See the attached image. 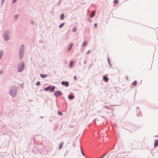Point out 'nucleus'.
I'll return each mask as SVG.
<instances>
[{"label":"nucleus","instance_id":"f257e3e1","mask_svg":"<svg viewBox=\"0 0 158 158\" xmlns=\"http://www.w3.org/2000/svg\"><path fill=\"white\" fill-rule=\"evenodd\" d=\"M16 88L14 86L12 87L10 91V93L12 97H15L16 94Z\"/></svg>","mask_w":158,"mask_h":158},{"label":"nucleus","instance_id":"f03ea898","mask_svg":"<svg viewBox=\"0 0 158 158\" xmlns=\"http://www.w3.org/2000/svg\"><path fill=\"white\" fill-rule=\"evenodd\" d=\"M24 63L22 62L20 64H18L17 65L18 71V72H21L23 70L24 68Z\"/></svg>","mask_w":158,"mask_h":158},{"label":"nucleus","instance_id":"7ed1b4c3","mask_svg":"<svg viewBox=\"0 0 158 158\" xmlns=\"http://www.w3.org/2000/svg\"><path fill=\"white\" fill-rule=\"evenodd\" d=\"M62 94V93L61 91L57 90L55 92L54 94V95L56 97H57L61 95Z\"/></svg>","mask_w":158,"mask_h":158},{"label":"nucleus","instance_id":"20e7f679","mask_svg":"<svg viewBox=\"0 0 158 158\" xmlns=\"http://www.w3.org/2000/svg\"><path fill=\"white\" fill-rule=\"evenodd\" d=\"M24 48L22 47H21L20 49V50L19 51V54L20 55V59H21L22 58L23 54V51Z\"/></svg>","mask_w":158,"mask_h":158},{"label":"nucleus","instance_id":"39448f33","mask_svg":"<svg viewBox=\"0 0 158 158\" xmlns=\"http://www.w3.org/2000/svg\"><path fill=\"white\" fill-rule=\"evenodd\" d=\"M9 32H5L4 34V37L5 40H8L9 39Z\"/></svg>","mask_w":158,"mask_h":158},{"label":"nucleus","instance_id":"423d86ee","mask_svg":"<svg viewBox=\"0 0 158 158\" xmlns=\"http://www.w3.org/2000/svg\"><path fill=\"white\" fill-rule=\"evenodd\" d=\"M61 84L66 87H68L69 86V82L67 81H63L61 82Z\"/></svg>","mask_w":158,"mask_h":158},{"label":"nucleus","instance_id":"0eeeda50","mask_svg":"<svg viewBox=\"0 0 158 158\" xmlns=\"http://www.w3.org/2000/svg\"><path fill=\"white\" fill-rule=\"evenodd\" d=\"M158 145V140L156 139L155 140L154 144V147L155 148Z\"/></svg>","mask_w":158,"mask_h":158},{"label":"nucleus","instance_id":"6e6552de","mask_svg":"<svg viewBox=\"0 0 158 158\" xmlns=\"http://www.w3.org/2000/svg\"><path fill=\"white\" fill-rule=\"evenodd\" d=\"M55 86H51V88H50L49 90L50 92H53L55 90Z\"/></svg>","mask_w":158,"mask_h":158},{"label":"nucleus","instance_id":"1a4fd4ad","mask_svg":"<svg viewBox=\"0 0 158 158\" xmlns=\"http://www.w3.org/2000/svg\"><path fill=\"white\" fill-rule=\"evenodd\" d=\"M103 79L106 82H108L109 80V78L108 77L105 76H103Z\"/></svg>","mask_w":158,"mask_h":158},{"label":"nucleus","instance_id":"9d476101","mask_svg":"<svg viewBox=\"0 0 158 158\" xmlns=\"http://www.w3.org/2000/svg\"><path fill=\"white\" fill-rule=\"evenodd\" d=\"M95 15V11L93 10L90 14V18H92Z\"/></svg>","mask_w":158,"mask_h":158},{"label":"nucleus","instance_id":"9b49d317","mask_svg":"<svg viewBox=\"0 0 158 158\" xmlns=\"http://www.w3.org/2000/svg\"><path fill=\"white\" fill-rule=\"evenodd\" d=\"M73 45V44L72 43H71L70 44V45L69 46L68 48V51H69L71 50Z\"/></svg>","mask_w":158,"mask_h":158},{"label":"nucleus","instance_id":"f8f14e48","mask_svg":"<svg viewBox=\"0 0 158 158\" xmlns=\"http://www.w3.org/2000/svg\"><path fill=\"white\" fill-rule=\"evenodd\" d=\"M74 98V96L72 95L69 94L68 96V98L70 100H72Z\"/></svg>","mask_w":158,"mask_h":158},{"label":"nucleus","instance_id":"ddd939ff","mask_svg":"<svg viewBox=\"0 0 158 158\" xmlns=\"http://www.w3.org/2000/svg\"><path fill=\"white\" fill-rule=\"evenodd\" d=\"M47 76V74H40V77L43 78H44L45 77Z\"/></svg>","mask_w":158,"mask_h":158},{"label":"nucleus","instance_id":"4468645a","mask_svg":"<svg viewBox=\"0 0 158 158\" xmlns=\"http://www.w3.org/2000/svg\"><path fill=\"white\" fill-rule=\"evenodd\" d=\"M63 143H60L59 144V149H61L62 146H63Z\"/></svg>","mask_w":158,"mask_h":158},{"label":"nucleus","instance_id":"2eb2a0df","mask_svg":"<svg viewBox=\"0 0 158 158\" xmlns=\"http://www.w3.org/2000/svg\"><path fill=\"white\" fill-rule=\"evenodd\" d=\"M64 15L63 14H62L60 16V19L63 20L64 19Z\"/></svg>","mask_w":158,"mask_h":158},{"label":"nucleus","instance_id":"dca6fc26","mask_svg":"<svg viewBox=\"0 0 158 158\" xmlns=\"http://www.w3.org/2000/svg\"><path fill=\"white\" fill-rule=\"evenodd\" d=\"M51 88V86H48V87L44 88V90L45 91H48L49 90L50 88Z\"/></svg>","mask_w":158,"mask_h":158},{"label":"nucleus","instance_id":"f3484780","mask_svg":"<svg viewBox=\"0 0 158 158\" xmlns=\"http://www.w3.org/2000/svg\"><path fill=\"white\" fill-rule=\"evenodd\" d=\"M73 60H71L70 61V63H69V67L70 68H71L72 64H73Z\"/></svg>","mask_w":158,"mask_h":158},{"label":"nucleus","instance_id":"a211bd4d","mask_svg":"<svg viewBox=\"0 0 158 158\" xmlns=\"http://www.w3.org/2000/svg\"><path fill=\"white\" fill-rule=\"evenodd\" d=\"M137 84V81H135L133 82L132 83V85H133L134 86H135Z\"/></svg>","mask_w":158,"mask_h":158},{"label":"nucleus","instance_id":"6ab92c4d","mask_svg":"<svg viewBox=\"0 0 158 158\" xmlns=\"http://www.w3.org/2000/svg\"><path fill=\"white\" fill-rule=\"evenodd\" d=\"M107 60H108V63L110 65V67H111L112 65H111V64L110 62V59H109V58H107Z\"/></svg>","mask_w":158,"mask_h":158},{"label":"nucleus","instance_id":"aec40b11","mask_svg":"<svg viewBox=\"0 0 158 158\" xmlns=\"http://www.w3.org/2000/svg\"><path fill=\"white\" fill-rule=\"evenodd\" d=\"M86 45V41L84 42L82 44V46L83 47L85 46Z\"/></svg>","mask_w":158,"mask_h":158},{"label":"nucleus","instance_id":"412c9836","mask_svg":"<svg viewBox=\"0 0 158 158\" xmlns=\"http://www.w3.org/2000/svg\"><path fill=\"white\" fill-rule=\"evenodd\" d=\"M64 23H62L60 24L59 25V28H60V27H62L63 26V25H64Z\"/></svg>","mask_w":158,"mask_h":158},{"label":"nucleus","instance_id":"4be33fe9","mask_svg":"<svg viewBox=\"0 0 158 158\" xmlns=\"http://www.w3.org/2000/svg\"><path fill=\"white\" fill-rule=\"evenodd\" d=\"M77 30V28L76 27H74L72 30V31L73 32H75Z\"/></svg>","mask_w":158,"mask_h":158},{"label":"nucleus","instance_id":"5701e85b","mask_svg":"<svg viewBox=\"0 0 158 158\" xmlns=\"http://www.w3.org/2000/svg\"><path fill=\"white\" fill-rule=\"evenodd\" d=\"M57 113L59 115H61L62 114V113L61 112H60L59 111H57Z\"/></svg>","mask_w":158,"mask_h":158},{"label":"nucleus","instance_id":"b1692460","mask_svg":"<svg viewBox=\"0 0 158 158\" xmlns=\"http://www.w3.org/2000/svg\"><path fill=\"white\" fill-rule=\"evenodd\" d=\"M118 2V0H114V3L115 4H117Z\"/></svg>","mask_w":158,"mask_h":158},{"label":"nucleus","instance_id":"393cba45","mask_svg":"<svg viewBox=\"0 0 158 158\" xmlns=\"http://www.w3.org/2000/svg\"><path fill=\"white\" fill-rule=\"evenodd\" d=\"M81 153H82V154L83 156H85V154L83 153V151H82V148H81Z\"/></svg>","mask_w":158,"mask_h":158},{"label":"nucleus","instance_id":"a878e982","mask_svg":"<svg viewBox=\"0 0 158 158\" xmlns=\"http://www.w3.org/2000/svg\"><path fill=\"white\" fill-rule=\"evenodd\" d=\"M40 85V82L39 81H38L36 83V85Z\"/></svg>","mask_w":158,"mask_h":158},{"label":"nucleus","instance_id":"bb28decb","mask_svg":"<svg viewBox=\"0 0 158 158\" xmlns=\"http://www.w3.org/2000/svg\"><path fill=\"white\" fill-rule=\"evenodd\" d=\"M90 52V50H89L86 53V54H88Z\"/></svg>","mask_w":158,"mask_h":158},{"label":"nucleus","instance_id":"cd10ccee","mask_svg":"<svg viewBox=\"0 0 158 158\" xmlns=\"http://www.w3.org/2000/svg\"><path fill=\"white\" fill-rule=\"evenodd\" d=\"M97 24L96 23H95L94 24V27L95 28L97 27Z\"/></svg>","mask_w":158,"mask_h":158},{"label":"nucleus","instance_id":"c85d7f7f","mask_svg":"<svg viewBox=\"0 0 158 158\" xmlns=\"http://www.w3.org/2000/svg\"><path fill=\"white\" fill-rule=\"evenodd\" d=\"M18 17V15H16L15 16V19H17V18Z\"/></svg>","mask_w":158,"mask_h":158},{"label":"nucleus","instance_id":"c756f323","mask_svg":"<svg viewBox=\"0 0 158 158\" xmlns=\"http://www.w3.org/2000/svg\"><path fill=\"white\" fill-rule=\"evenodd\" d=\"M17 0H13V1L12 2L13 3H14Z\"/></svg>","mask_w":158,"mask_h":158},{"label":"nucleus","instance_id":"7c9ffc66","mask_svg":"<svg viewBox=\"0 0 158 158\" xmlns=\"http://www.w3.org/2000/svg\"><path fill=\"white\" fill-rule=\"evenodd\" d=\"M61 2V0H60V1L59 2H58V6H59V5H60V2Z\"/></svg>","mask_w":158,"mask_h":158},{"label":"nucleus","instance_id":"2f4dec72","mask_svg":"<svg viewBox=\"0 0 158 158\" xmlns=\"http://www.w3.org/2000/svg\"><path fill=\"white\" fill-rule=\"evenodd\" d=\"M74 79L75 80H76L77 79V78L75 76H74Z\"/></svg>","mask_w":158,"mask_h":158},{"label":"nucleus","instance_id":"473e14b6","mask_svg":"<svg viewBox=\"0 0 158 158\" xmlns=\"http://www.w3.org/2000/svg\"><path fill=\"white\" fill-rule=\"evenodd\" d=\"M2 72H3L2 71H1V72H0V73L1 74H2Z\"/></svg>","mask_w":158,"mask_h":158},{"label":"nucleus","instance_id":"72a5a7b5","mask_svg":"<svg viewBox=\"0 0 158 158\" xmlns=\"http://www.w3.org/2000/svg\"><path fill=\"white\" fill-rule=\"evenodd\" d=\"M84 62V64H85V63H86V61H85H85H84V62Z\"/></svg>","mask_w":158,"mask_h":158},{"label":"nucleus","instance_id":"f704fd0d","mask_svg":"<svg viewBox=\"0 0 158 158\" xmlns=\"http://www.w3.org/2000/svg\"><path fill=\"white\" fill-rule=\"evenodd\" d=\"M79 64L80 65V66L81 65V63L80 62L79 63Z\"/></svg>","mask_w":158,"mask_h":158},{"label":"nucleus","instance_id":"c9c22d12","mask_svg":"<svg viewBox=\"0 0 158 158\" xmlns=\"http://www.w3.org/2000/svg\"><path fill=\"white\" fill-rule=\"evenodd\" d=\"M89 22H91V20H90V19H89Z\"/></svg>","mask_w":158,"mask_h":158},{"label":"nucleus","instance_id":"e433bc0d","mask_svg":"<svg viewBox=\"0 0 158 158\" xmlns=\"http://www.w3.org/2000/svg\"><path fill=\"white\" fill-rule=\"evenodd\" d=\"M139 108H138V107H137V110L138 109H139Z\"/></svg>","mask_w":158,"mask_h":158},{"label":"nucleus","instance_id":"4c0bfd02","mask_svg":"<svg viewBox=\"0 0 158 158\" xmlns=\"http://www.w3.org/2000/svg\"><path fill=\"white\" fill-rule=\"evenodd\" d=\"M102 118H104V116H102Z\"/></svg>","mask_w":158,"mask_h":158},{"label":"nucleus","instance_id":"58836bf2","mask_svg":"<svg viewBox=\"0 0 158 158\" xmlns=\"http://www.w3.org/2000/svg\"><path fill=\"white\" fill-rule=\"evenodd\" d=\"M128 77H126V79H127L128 78Z\"/></svg>","mask_w":158,"mask_h":158},{"label":"nucleus","instance_id":"ea45409f","mask_svg":"<svg viewBox=\"0 0 158 158\" xmlns=\"http://www.w3.org/2000/svg\"><path fill=\"white\" fill-rule=\"evenodd\" d=\"M73 145L74 146H75L74 143H73Z\"/></svg>","mask_w":158,"mask_h":158},{"label":"nucleus","instance_id":"a19ab883","mask_svg":"<svg viewBox=\"0 0 158 158\" xmlns=\"http://www.w3.org/2000/svg\"><path fill=\"white\" fill-rule=\"evenodd\" d=\"M157 137H158V135H157Z\"/></svg>","mask_w":158,"mask_h":158}]
</instances>
